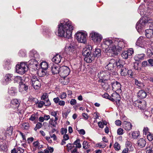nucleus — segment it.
<instances>
[{
    "label": "nucleus",
    "mask_w": 153,
    "mask_h": 153,
    "mask_svg": "<svg viewBox=\"0 0 153 153\" xmlns=\"http://www.w3.org/2000/svg\"><path fill=\"white\" fill-rule=\"evenodd\" d=\"M93 60V58H84V61L88 63H91Z\"/></svg>",
    "instance_id": "43"
},
{
    "label": "nucleus",
    "mask_w": 153,
    "mask_h": 153,
    "mask_svg": "<svg viewBox=\"0 0 153 153\" xmlns=\"http://www.w3.org/2000/svg\"><path fill=\"white\" fill-rule=\"evenodd\" d=\"M137 57H144L145 56V54L143 53L138 54L136 55Z\"/></svg>",
    "instance_id": "61"
},
{
    "label": "nucleus",
    "mask_w": 153,
    "mask_h": 153,
    "mask_svg": "<svg viewBox=\"0 0 153 153\" xmlns=\"http://www.w3.org/2000/svg\"><path fill=\"white\" fill-rule=\"evenodd\" d=\"M47 71L46 70L42 69L40 71H39V76L40 77H43L46 75Z\"/></svg>",
    "instance_id": "34"
},
{
    "label": "nucleus",
    "mask_w": 153,
    "mask_h": 153,
    "mask_svg": "<svg viewBox=\"0 0 153 153\" xmlns=\"http://www.w3.org/2000/svg\"><path fill=\"white\" fill-rule=\"evenodd\" d=\"M104 123L99 122L98 123V126L100 128H102L103 127Z\"/></svg>",
    "instance_id": "59"
},
{
    "label": "nucleus",
    "mask_w": 153,
    "mask_h": 153,
    "mask_svg": "<svg viewBox=\"0 0 153 153\" xmlns=\"http://www.w3.org/2000/svg\"><path fill=\"white\" fill-rule=\"evenodd\" d=\"M147 23V22L143 19H140L137 23L136 25V28L141 30L144 27V25Z\"/></svg>",
    "instance_id": "12"
},
{
    "label": "nucleus",
    "mask_w": 153,
    "mask_h": 153,
    "mask_svg": "<svg viewBox=\"0 0 153 153\" xmlns=\"http://www.w3.org/2000/svg\"><path fill=\"white\" fill-rule=\"evenodd\" d=\"M112 97H113L115 101L119 102L120 100V95L117 92H114L111 95Z\"/></svg>",
    "instance_id": "22"
},
{
    "label": "nucleus",
    "mask_w": 153,
    "mask_h": 153,
    "mask_svg": "<svg viewBox=\"0 0 153 153\" xmlns=\"http://www.w3.org/2000/svg\"><path fill=\"white\" fill-rule=\"evenodd\" d=\"M148 65V62L147 61H144L142 62V65L143 67H146Z\"/></svg>",
    "instance_id": "64"
},
{
    "label": "nucleus",
    "mask_w": 153,
    "mask_h": 153,
    "mask_svg": "<svg viewBox=\"0 0 153 153\" xmlns=\"http://www.w3.org/2000/svg\"><path fill=\"white\" fill-rule=\"evenodd\" d=\"M117 40L115 42V44H117V46L115 45L114 47V50L116 51H120L122 50V49L125 47V41L122 40L121 41L119 39H117Z\"/></svg>",
    "instance_id": "6"
},
{
    "label": "nucleus",
    "mask_w": 153,
    "mask_h": 153,
    "mask_svg": "<svg viewBox=\"0 0 153 153\" xmlns=\"http://www.w3.org/2000/svg\"><path fill=\"white\" fill-rule=\"evenodd\" d=\"M110 62L107 65L106 67V68L108 69V70H113L114 68V63L116 62V61L113 59H111Z\"/></svg>",
    "instance_id": "18"
},
{
    "label": "nucleus",
    "mask_w": 153,
    "mask_h": 153,
    "mask_svg": "<svg viewBox=\"0 0 153 153\" xmlns=\"http://www.w3.org/2000/svg\"><path fill=\"white\" fill-rule=\"evenodd\" d=\"M146 96V93L143 90L140 91L138 93V96L141 99L145 98Z\"/></svg>",
    "instance_id": "24"
},
{
    "label": "nucleus",
    "mask_w": 153,
    "mask_h": 153,
    "mask_svg": "<svg viewBox=\"0 0 153 153\" xmlns=\"http://www.w3.org/2000/svg\"><path fill=\"white\" fill-rule=\"evenodd\" d=\"M52 73L53 74H57L60 73V67L56 65H53L51 67Z\"/></svg>",
    "instance_id": "14"
},
{
    "label": "nucleus",
    "mask_w": 153,
    "mask_h": 153,
    "mask_svg": "<svg viewBox=\"0 0 153 153\" xmlns=\"http://www.w3.org/2000/svg\"><path fill=\"white\" fill-rule=\"evenodd\" d=\"M147 138L149 141H151L153 140V134H150L147 136Z\"/></svg>",
    "instance_id": "48"
},
{
    "label": "nucleus",
    "mask_w": 153,
    "mask_h": 153,
    "mask_svg": "<svg viewBox=\"0 0 153 153\" xmlns=\"http://www.w3.org/2000/svg\"><path fill=\"white\" fill-rule=\"evenodd\" d=\"M139 104L138 107L141 109H143L146 107V102L145 101H139Z\"/></svg>",
    "instance_id": "29"
},
{
    "label": "nucleus",
    "mask_w": 153,
    "mask_h": 153,
    "mask_svg": "<svg viewBox=\"0 0 153 153\" xmlns=\"http://www.w3.org/2000/svg\"><path fill=\"white\" fill-rule=\"evenodd\" d=\"M139 64L138 62H136L134 63V69L137 70L139 71L140 70V68L138 66Z\"/></svg>",
    "instance_id": "46"
},
{
    "label": "nucleus",
    "mask_w": 153,
    "mask_h": 153,
    "mask_svg": "<svg viewBox=\"0 0 153 153\" xmlns=\"http://www.w3.org/2000/svg\"><path fill=\"white\" fill-rule=\"evenodd\" d=\"M116 63L117 69H120V72L121 75L122 76H126L128 74L127 69L122 65H121L119 62H116Z\"/></svg>",
    "instance_id": "8"
},
{
    "label": "nucleus",
    "mask_w": 153,
    "mask_h": 153,
    "mask_svg": "<svg viewBox=\"0 0 153 153\" xmlns=\"http://www.w3.org/2000/svg\"><path fill=\"white\" fill-rule=\"evenodd\" d=\"M32 85L36 90L39 89L41 85L40 82L36 76H34L31 79Z\"/></svg>",
    "instance_id": "7"
},
{
    "label": "nucleus",
    "mask_w": 153,
    "mask_h": 153,
    "mask_svg": "<svg viewBox=\"0 0 153 153\" xmlns=\"http://www.w3.org/2000/svg\"><path fill=\"white\" fill-rule=\"evenodd\" d=\"M67 95L65 93H63L60 96V98L62 99H63L65 98L66 97Z\"/></svg>",
    "instance_id": "63"
},
{
    "label": "nucleus",
    "mask_w": 153,
    "mask_h": 153,
    "mask_svg": "<svg viewBox=\"0 0 153 153\" xmlns=\"http://www.w3.org/2000/svg\"><path fill=\"white\" fill-rule=\"evenodd\" d=\"M50 124L54 127H55L56 126V125H57V122H54V121L52 119H50Z\"/></svg>",
    "instance_id": "45"
},
{
    "label": "nucleus",
    "mask_w": 153,
    "mask_h": 153,
    "mask_svg": "<svg viewBox=\"0 0 153 153\" xmlns=\"http://www.w3.org/2000/svg\"><path fill=\"white\" fill-rule=\"evenodd\" d=\"M29 64L32 65L33 67L37 69L38 68V61L34 59H32L29 61Z\"/></svg>",
    "instance_id": "19"
},
{
    "label": "nucleus",
    "mask_w": 153,
    "mask_h": 153,
    "mask_svg": "<svg viewBox=\"0 0 153 153\" xmlns=\"http://www.w3.org/2000/svg\"><path fill=\"white\" fill-rule=\"evenodd\" d=\"M126 145L127 147H129L131 149H133V148L132 146L131 143V142L127 141L126 142Z\"/></svg>",
    "instance_id": "39"
},
{
    "label": "nucleus",
    "mask_w": 153,
    "mask_h": 153,
    "mask_svg": "<svg viewBox=\"0 0 153 153\" xmlns=\"http://www.w3.org/2000/svg\"><path fill=\"white\" fill-rule=\"evenodd\" d=\"M113 43L112 40H106L104 41L102 44L101 46L103 51L104 52H108L110 50V53H109V55L110 56H114L112 55L114 54L117 55V53H115V50H114V47L112 46L113 45Z\"/></svg>",
    "instance_id": "2"
},
{
    "label": "nucleus",
    "mask_w": 153,
    "mask_h": 153,
    "mask_svg": "<svg viewBox=\"0 0 153 153\" xmlns=\"http://www.w3.org/2000/svg\"><path fill=\"white\" fill-rule=\"evenodd\" d=\"M24 152L23 149L19 148L16 149L14 148L11 150V153H23Z\"/></svg>",
    "instance_id": "28"
},
{
    "label": "nucleus",
    "mask_w": 153,
    "mask_h": 153,
    "mask_svg": "<svg viewBox=\"0 0 153 153\" xmlns=\"http://www.w3.org/2000/svg\"><path fill=\"white\" fill-rule=\"evenodd\" d=\"M132 137L134 138H137L139 136L138 133L137 131H134L132 134Z\"/></svg>",
    "instance_id": "44"
},
{
    "label": "nucleus",
    "mask_w": 153,
    "mask_h": 153,
    "mask_svg": "<svg viewBox=\"0 0 153 153\" xmlns=\"http://www.w3.org/2000/svg\"><path fill=\"white\" fill-rule=\"evenodd\" d=\"M90 36L92 40L96 43L100 42L102 39V37L101 35L94 32H92L90 34Z\"/></svg>",
    "instance_id": "9"
},
{
    "label": "nucleus",
    "mask_w": 153,
    "mask_h": 153,
    "mask_svg": "<svg viewBox=\"0 0 153 153\" xmlns=\"http://www.w3.org/2000/svg\"><path fill=\"white\" fill-rule=\"evenodd\" d=\"M42 124L40 123H38L36 125V126L34 128L35 131H36L38 129L42 127Z\"/></svg>",
    "instance_id": "41"
},
{
    "label": "nucleus",
    "mask_w": 153,
    "mask_h": 153,
    "mask_svg": "<svg viewBox=\"0 0 153 153\" xmlns=\"http://www.w3.org/2000/svg\"><path fill=\"white\" fill-rule=\"evenodd\" d=\"M146 143V142L145 140L142 138L140 139L137 142V146L141 148L144 147Z\"/></svg>",
    "instance_id": "20"
},
{
    "label": "nucleus",
    "mask_w": 153,
    "mask_h": 153,
    "mask_svg": "<svg viewBox=\"0 0 153 153\" xmlns=\"http://www.w3.org/2000/svg\"><path fill=\"white\" fill-rule=\"evenodd\" d=\"M50 135L51 138H53L54 140L56 141L57 140V137L54 134H53L52 135L50 134Z\"/></svg>",
    "instance_id": "54"
},
{
    "label": "nucleus",
    "mask_w": 153,
    "mask_h": 153,
    "mask_svg": "<svg viewBox=\"0 0 153 153\" xmlns=\"http://www.w3.org/2000/svg\"><path fill=\"white\" fill-rule=\"evenodd\" d=\"M74 46L71 45L68 47H66L65 48V51L68 54H71L74 51Z\"/></svg>",
    "instance_id": "21"
},
{
    "label": "nucleus",
    "mask_w": 153,
    "mask_h": 153,
    "mask_svg": "<svg viewBox=\"0 0 153 153\" xmlns=\"http://www.w3.org/2000/svg\"><path fill=\"white\" fill-rule=\"evenodd\" d=\"M92 49V47L91 45H88L84 48L82 51V55L85 57H88L91 56V51Z\"/></svg>",
    "instance_id": "11"
},
{
    "label": "nucleus",
    "mask_w": 153,
    "mask_h": 153,
    "mask_svg": "<svg viewBox=\"0 0 153 153\" xmlns=\"http://www.w3.org/2000/svg\"><path fill=\"white\" fill-rule=\"evenodd\" d=\"M145 44L144 38L143 36H140L137 40L136 44L137 45L142 47Z\"/></svg>",
    "instance_id": "15"
},
{
    "label": "nucleus",
    "mask_w": 153,
    "mask_h": 153,
    "mask_svg": "<svg viewBox=\"0 0 153 153\" xmlns=\"http://www.w3.org/2000/svg\"><path fill=\"white\" fill-rule=\"evenodd\" d=\"M123 126L124 129L127 131L131 130L132 127V125L130 123L126 121L123 123Z\"/></svg>",
    "instance_id": "17"
},
{
    "label": "nucleus",
    "mask_w": 153,
    "mask_h": 153,
    "mask_svg": "<svg viewBox=\"0 0 153 153\" xmlns=\"http://www.w3.org/2000/svg\"><path fill=\"white\" fill-rule=\"evenodd\" d=\"M121 86L120 84L117 81L114 82L112 84V90L114 91L120 90Z\"/></svg>",
    "instance_id": "16"
},
{
    "label": "nucleus",
    "mask_w": 153,
    "mask_h": 153,
    "mask_svg": "<svg viewBox=\"0 0 153 153\" xmlns=\"http://www.w3.org/2000/svg\"><path fill=\"white\" fill-rule=\"evenodd\" d=\"M63 139L65 140H67L69 139L68 135L67 134H65L63 136Z\"/></svg>",
    "instance_id": "62"
},
{
    "label": "nucleus",
    "mask_w": 153,
    "mask_h": 153,
    "mask_svg": "<svg viewBox=\"0 0 153 153\" xmlns=\"http://www.w3.org/2000/svg\"><path fill=\"white\" fill-rule=\"evenodd\" d=\"M101 85L105 90H107L109 88V85L105 81H101Z\"/></svg>",
    "instance_id": "27"
},
{
    "label": "nucleus",
    "mask_w": 153,
    "mask_h": 153,
    "mask_svg": "<svg viewBox=\"0 0 153 153\" xmlns=\"http://www.w3.org/2000/svg\"><path fill=\"white\" fill-rule=\"evenodd\" d=\"M13 74H7L5 76V81L6 82H10L12 78Z\"/></svg>",
    "instance_id": "30"
},
{
    "label": "nucleus",
    "mask_w": 153,
    "mask_h": 153,
    "mask_svg": "<svg viewBox=\"0 0 153 153\" xmlns=\"http://www.w3.org/2000/svg\"><path fill=\"white\" fill-rule=\"evenodd\" d=\"M52 62H54L56 64H58L61 61V58H52Z\"/></svg>",
    "instance_id": "37"
},
{
    "label": "nucleus",
    "mask_w": 153,
    "mask_h": 153,
    "mask_svg": "<svg viewBox=\"0 0 153 153\" xmlns=\"http://www.w3.org/2000/svg\"><path fill=\"white\" fill-rule=\"evenodd\" d=\"M30 56L32 57H38V55L36 51L35 50H32L30 51Z\"/></svg>",
    "instance_id": "35"
},
{
    "label": "nucleus",
    "mask_w": 153,
    "mask_h": 153,
    "mask_svg": "<svg viewBox=\"0 0 153 153\" xmlns=\"http://www.w3.org/2000/svg\"><path fill=\"white\" fill-rule=\"evenodd\" d=\"M45 103L43 101H40L38 104V107L39 108H42L43 105Z\"/></svg>",
    "instance_id": "52"
},
{
    "label": "nucleus",
    "mask_w": 153,
    "mask_h": 153,
    "mask_svg": "<svg viewBox=\"0 0 153 153\" xmlns=\"http://www.w3.org/2000/svg\"><path fill=\"white\" fill-rule=\"evenodd\" d=\"M89 144V142L87 141H84L82 144L83 148L85 149H88L90 146Z\"/></svg>",
    "instance_id": "31"
},
{
    "label": "nucleus",
    "mask_w": 153,
    "mask_h": 153,
    "mask_svg": "<svg viewBox=\"0 0 153 153\" xmlns=\"http://www.w3.org/2000/svg\"><path fill=\"white\" fill-rule=\"evenodd\" d=\"M101 50L99 48H97L95 49L93 55L94 57H98L100 56H101Z\"/></svg>",
    "instance_id": "25"
},
{
    "label": "nucleus",
    "mask_w": 153,
    "mask_h": 153,
    "mask_svg": "<svg viewBox=\"0 0 153 153\" xmlns=\"http://www.w3.org/2000/svg\"><path fill=\"white\" fill-rule=\"evenodd\" d=\"M134 81L135 84L138 86L140 88H141L143 86V83L140 82L138 81L137 79H135Z\"/></svg>",
    "instance_id": "36"
},
{
    "label": "nucleus",
    "mask_w": 153,
    "mask_h": 153,
    "mask_svg": "<svg viewBox=\"0 0 153 153\" xmlns=\"http://www.w3.org/2000/svg\"><path fill=\"white\" fill-rule=\"evenodd\" d=\"M11 104L13 105V107H14L15 108H17L20 105V103L19 101L16 99H14L13 100L11 101Z\"/></svg>",
    "instance_id": "23"
},
{
    "label": "nucleus",
    "mask_w": 153,
    "mask_h": 153,
    "mask_svg": "<svg viewBox=\"0 0 153 153\" xmlns=\"http://www.w3.org/2000/svg\"><path fill=\"white\" fill-rule=\"evenodd\" d=\"M114 147L115 150H118L120 149V145L117 142L114 143Z\"/></svg>",
    "instance_id": "40"
},
{
    "label": "nucleus",
    "mask_w": 153,
    "mask_h": 153,
    "mask_svg": "<svg viewBox=\"0 0 153 153\" xmlns=\"http://www.w3.org/2000/svg\"><path fill=\"white\" fill-rule=\"evenodd\" d=\"M37 118V115L33 114L31 115L30 117L29 118V119L30 120L33 121L36 120Z\"/></svg>",
    "instance_id": "47"
},
{
    "label": "nucleus",
    "mask_w": 153,
    "mask_h": 153,
    "mask_svg": "<svg viewBox=\"0 0 153 153\" xmlns=\"http://www.w3.org/2000/svg\"><path fill=\"white\" fill-rule=\"evenodd\" d=\"M127 72V74L129 76V77H130L131 78H133L134 77V75L132 72V71L131 70H128Z\"/></svg>",
    "instance_id": "38"
},
{
    "label": "nucleus",
    "mask_w": 153,
    "mask_h": 153,
    "mask_svg": "<svg viewBox=\"0 0 153 153\" xmlns=\"http://www.w3.org/2000/svg\"><path fill=\"white\" fill-rule=\"evenodd\" d=\"M28 89V86L25 84H21L20 86V90L21 89L22 90L26 91Z\"/></svg>",
    "instance_id": "33"
},
{
    "label": "nucleus",
    "mask_w": 153,
    "mask_h": 153,
    "mask_svg": "<svg viewBox=\"0 0 153 153\" xmlns=\"http://www.w3.org/2000/svg\"><path fill=\"white\" fill-rule=\"evenodd\" d=\"M128 56H131L134 53V51L132 48H130L127 51Z\"/></svg>",
    "instance_id": "42"
},
{
    "label": "nucleus",
    "mask_w": 153,
    "mask_h": 153,
    "mask_svg": "<svg viewBox=\"0 0 153 153\" xmlns=\"http://www.w3.org/2000/svg\"><path fill=\"white\" fill-rule=\"evenodd\" d=\"M79 133L80 134L84 135L85 134V131L83 129H81L78 131Z\"/></svg>",
    "instance_id": "58"
},
{
    "label": "nucleus",
    "mask_w": 153,
    "mask_h": 153,
    "mask_svg": "<svg viewBox=\"0 0 153 153\" xmlns=\"http://www.w3.org/2000/svg\"><path fill=\"white\" fill-rule=\"evenodd\" d=\"M87 34L83 32H77L76 35L75 37L79 42L85 43L86 41Z\"/></svg>",
    "instance_id": "5"
},
{
    "label": "nucleus",
    "mask_w": 153,
    "mask_h": 153,
    "mask_svg": "<svg viewBox=\"0 0 153 153\" xmlns=\"http://www.w3.org/2000/svg\"><path fill=\"white\" fill-rule=\"evenodd\" d=\"M30 100H31V101H32L33 102H34L36 104L38 103L39 101L38 99L33 97L31 98Z\"/></svg>",
    "instance_id": "57"
},
{
    "label": "nucleus",
    "mask_w": 153,
    "mask_h": 153,
    "mask_svg": "<svg viewBox=\"0 0 153 153\" xmlns=\"http://www.w3.org/2000/svg\"><path fill=\"white\" fill-rule=\"evenodd\" d=\"M82 116L85 120H87L88 118V116L87 114L85 113H83L82 114Z\"/></svg>",
    "instance_id": "56"
},
{
    "label": "nucleus",
    "mask_w": 153,
    "mask_h": 153,
    "mask_svg": "<svg viewBox=\"0 0 153 153\" xmlns=\"http://www.w3.org/2000/svg\"><path fill=\"white\" fill-rule=\"evenodd\" d=\"M70 71V69L68 67L62 66L60 67L59 74L63 77H65L69 74Z\"/></svg>",
    "instance_id": "10"
},
{
    "label": "nucleus",
    "mask_w": 153,
    "mask_h": 153,
    "mask_svg": "<svg viewBox=\"0 0 153 153\" xmlns=\"http://www.w3.org/2000/svg\"><path fill=\"white\" fill-rule=\"evenodd\" d=\"M80 140L79 139H77L75 141L73 144L68 143L67 145V147L69 149H71L74 146V145H76V147L78 148H80L81 147V145L80 143Z\"/></svg>",
    "instance_id": "13"
},
{
    "label": "nucleus",
    "mask_w": 153,
    "mask_h": 153,
    "mask_svg": "<svg viewBox=\"0 0 153 153\" xmlns=\"http://www.w3.org/2000/svg\"><path fill=\"white\" fill-rule=\"evenodd\" d=\"M28 67L25 63H21L17 64L16 66V71L21 74H24L28 70Z\"/></svg>",
    "instance_id": "3"
},
{
    "label": "nucleus",
    "mask_w": 153,
    "mask_h": 153,
    "mask_svg": "<svg viewBox=\"0 0 153 153\" xmlns=\"http://www.w3.org/2000/svg\"><path fill=\"white\" fill-rule=\"evenodd\" d=\"M9 94L12 96H14L17 92V90L15 88H11L8 91Z\"/></svg>",
    "instance_id": "32"
},
{
    "label": "nucleus",
    "mask_w": 153,
    "mask_h": 153,
    "mask_svg": "<svg viewBox=\"0 0 153 153\" xmlns=\"http://www.w3.org/2000/svg\"><path fill=\"white\" fill-rule=\"evenodd\" d=\"M58 28L57 35L58 36H63L68 39L71 37L73 27L71 22L68 19L61 21L58 25Z\"/></svg>",
    "instance_id": "1"
},
{
    "label": "nucleus",
    "mask_w": 153,
    "mask_h": 153,
    "mask_svg": "<svg viewBox=\"0 0 153 153\" xmlns=\"http://www.w3.org/2000/svg\"><path fill=\"white\" fill-rule=\"evenodd\" d=\"M98 76L100 80L98 81L99 82L101 81H105L109 79L110 74L108 71H100L98 74Z\"/></svg>",
    "instance_id": "4"
},
{
    "label": "nucleus",
    "mask_w": 153,
    "mask_h": 153,
    "mask_svg": "<svg viewBox=\"0 0 153 153\" xmlns=\"http://www.w3.org/2000/svg\"><path fill=\"white\" fill-rule=\"evenodd\" d=\"M128 54H127V51L123 52L121 54L122 57H128Z\"/></svg>",
    "instance_id": "53"
},
{
    "label": "nucleus",
    "mask_w": 153,
    "mask_h": 153,
    "mask_svg": "<svg viewBox=\"0 0 153 153\" xmlns=\"http://www.w3.org/2000/svg\"><path fill=\"white\" fill-rule=\"evenodd\" d=\"M40 65L42 69L47 70L48 68V65L46 62H42Z\"/></svg>",
    "instance_id": "26"
},
{
    "label": "nucleus",
    "mask_w": 153,
    "mask_h": 153,
    "mask_svg": "<svg viewBox=\"0 0 153 153\" xmlns=\"http://www.w3.org/2000/svg\"><path fill=\"white\" fill-rule=\"evenodd\" d=\"M123 130L121 128H119L117 130V133L118 134L121 135L123 134Z\"/></svg>",
    "instance_id": "49"
},
{
    "label": "nucleus",
    "mask_w": 153,
    "mask_h": 153,
    "mask_svg": "<svg viewBox=\"0 0 153 153\" xmlns=\"http://www.w3.org/2000/svg\"><path fill=\"white\" fill-rule=\"evenodd\" d=\"M70 103L71 105H73L76 104V101L75 99H72L71 100Z\"/></svg>",
    "instance_id": "55"
},
{
    "label": "nucleus",
    "mask_w": 153,
    "mask_h": 153,
    "mask_svg": "<svg viewBox=\"0 0 153 153\" xmlns=\"http://www.w3.org/2000/svg\"><path fill=\"white\" fill-rule=\"evenodd\" d=\"M22 77L20 76H16L15 78V80L17 82H21L22 80Z\"/></svg>",
    "instance_id": "50"
},
{
    "label": "nucleus",
    "mask_w": 153,
    "mask_h": 153,
    "mask_svg": "<svg viewBox=\"0 0 153 153\" xmlns=\"http://www.w3.org/2000/svg\"><path fill=\"white\" fill-rule=\"evenodd\" d=\"M116 125L118 126H120L121 125V122L119 120H117L115 122Z\"/></svg>",
    "instance_id": "60"
},
{
    "label": "nucleus",
    "mask_w": 153,
    "mask_h": 153,
    "mask_svg": "<svg viewBox=\"0 0 153 153\" xmlns=\"http://www.w3.org/2000/svg\"><path fill=\"white\" fill-rule=\"evenodd\" d=\"M67 131V130L66 128H62L61 129V132L62 134H66Z\"/></svg>",
    "instance_id": "51"
}]
</instances>
